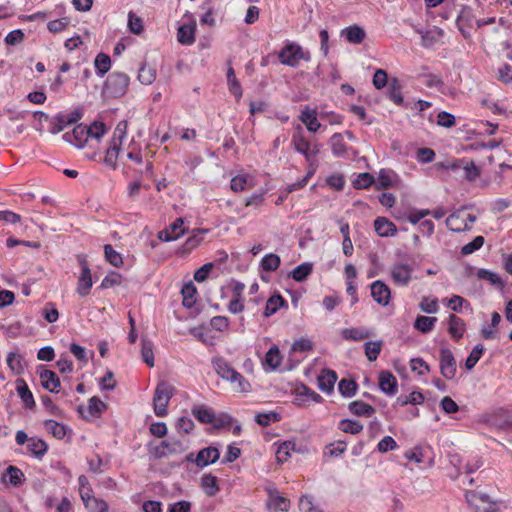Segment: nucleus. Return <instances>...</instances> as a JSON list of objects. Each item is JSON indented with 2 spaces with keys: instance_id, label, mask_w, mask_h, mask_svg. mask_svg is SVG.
Returning a JSON list of instances; mask_svg holds the SVG:
<instances>
[{
  "instance_id": "0eeeda50",
  "label": "nucleus",
  "mask_w": 512,
  "mask_h": 512,
  "mask_svg": "<svg viewBox=\"0 0 512 512\" xmlns=\"http://www.w3.org/2000/svg\"><path fill=\"white\" fill-rule=\"evenodd\" d=\"M268 499L266 501V508L269 512H287L290 509V500L280 494L278 489L272 485L264 487Z\"/></svg>"
},
{
  "instance_id": "1a4fd4ad",
  "label": "nucleus",
  "mask_w": 512,
  "mask_h": 512,
  "mask_svg": "<svg viewBox=\"0 0 512 512\" xmlns=\"http://www.w3.org/2000/svg\"><path fill=\"white\" fill-rule=\"evenodd\" d=\"M79 264L81 271L78 277L76 292L79 296L86 297L90 294L91 288L93 286V276L86 258H79Z\"/></svg>"
},
{
  "instance_id": "8fccbe9b",
  "label": "nucleus",
  "mask_w": 512,
  "mask_h": 512,
  "mask_svg": "<svg viewBox=\"0 0 512 512\" xmlns=\"http://www.w3.org/2000/svg\"><path fill=\"white\" fill-rule=\"evenodd\" d=\"M430 446H421L416 445L411 450L405 452L404 457L408 459L409 461L415 462V463H422L424 461V458L427 454V452L430 450Z\"/></svg>"
},
{
  "instance_id": "338daca9",
  "label": "nucleus",
  "mask_w": 512,
  "mask_h": 512,
  "mask_svg": "<svg viewBox=\"0 0 512 512\" xmlns=\"http://www.w3.org/2000/svg\"><path fill=\"white\" fill-rule=\"evenodd\" d=\"M105 408V403L99 397L93 396L89 399L88 410L91 416L99 417Z\"/></svg>"
},
{
  "instance_id": "c03bdc74",
  "label": "nucleus",
  "mask_w": 512,
  "mask_h": 512,
  "mask_svg": "<svg viewBox=\"0 0 512 512\" xmlns=\"http://www.w3.org/2000/svg\"><path fill=\"white\" fill-rule=\"evenodd\" d=\"M78 485H79V494L85 505H88L90 500L94 498L93 489L89 483L88 478L85 475H80L78 477Z\"/></svg>"
},
{
  "instance_id": "5fc2aeb1",
  "label": "nucleus",
  "mask_w": 512,
  "mask_h": 512,
  "mask_svg": "<svg viewBox=\"0 0 512 512\" xmlns=\"http://www.w3.org/2000/svg\"><path fill=\"white\" fill-rule=\"evenodd\" d=\"M141 356L144 363H146L149 367L154 366V352H153V343L152 341L142 338L141 339Z\"/></svg>"
},
{
  "instance_id": "6ab92c4d",
  "label": "nucleus",
  "mask_w": 512,
  "mask_h": 512,
  "mask_svg": "<svg viewBox=\"0 0 512 512\" xmlns=\"http://www.w3.org/2000/svg\"><path fill=\"white\" fill-rule=\"evenodd\" d=\"M338 379L337 373L331 369H323L317 378L318 389L325 394H331Z\"/></svg>"
},
{
  "instance_id": "a19ab883",
  "label": "nucleus",
  "mask_w": 512,
  "mask_h": 512,
  "mask_svg": "<svg viewBox=\"0 0 512 512\" xmlns=\"http://www.w3.org/2000/svg\"><path fill=\"white\" fill-rule=\"evenodd\" d=\"M235 392L238 393H248L251 390L250 382L237 370L234 374L231 375V380L229 382Z\"/></svg>"
},
{
  "instance_id": "c9c22d12",
  "label": "nucleus",
  "mask_w": 512,
  "mask_h": 512,
  "mask_svg": "<svg viewBox=\"0 0 512 512\" xmlns=\"http://www.w3.org/2000/svg\"><path fill=\"white\" fill-rule=\"evenodd\" d=\"M330 146L332 154L335 157H343L348 151V146L344 141V135L342 133H335L331 136Z\"/></svg>"
},
{
  "instance_id": "bb28decb",
  "label": "nucleus",
  "mask_w": 512,
  "mask_h": 512,
  "mask_svg": "<svg viewBox=\"0 0 512 512\" xmlns=\"http://www.w3.org/2000/svg\"><path fill=\"white\" fill-rule=\"evenodd\" d=\"M27 450L32 457L41 460L48 451V444L41 438L30 437L27 444Z\"/></svg>"
},
{
  "instance_id": "69168bd1",
  "label": "nucleus",
  "mask_w": 512,
  "mask_h": 512,
  "mask_svg": "<svg viewBox=\"0 0 512 512\" xmlns=\"http://www.w3.org/2000/svg\"><path fill=\"white\" fill-rule=\"evenodd\" d=\"M410 368L413 372H416L420 376L430 372V366L421 357L412 358L410 360Z\"/></svg>"
},
{
  "instance_id": "423d86ee",
  "label": "nucleus",
  "mask_w": 512,
  "mask_h": 512,
  "mask_svg": "<svg viewBox=\"0 0 512 512\" xmlns=\"http://www.w3.org/2000/svg\"><path fill=\"white\" fill-rule=\"evenodd\" d=\"M476 221V216L466 210H458L446 219V225L451 231L461 232L468 230Z\"/></svg>"
},
{
  "instance_id": "473e14b6",
  "label": "nucleus",
  "mask_w": 512,
  "mask_h": 512,
  "mask_svg": "<svg viewBox=\"0 0 512 512\" xmlns=\"http://www.w3.org/2000/svg\"><path fill=\"white\" fill-rule=\"evenodd\" d=\"M16 384H17L16 390H17L18 396L23 401L25 407L28 409L34 408L35 407L34 396L31 392V390L29 389L28 385L26 384L25 380L18 379L16 381Z\"/></svg>"
},
{
  "instance_id": "ea45409f",
  "label": "nucleus",
  "mask_w": 512,
  "mask_h": 512,
  "mask_svg": "<svg viewBox=\"0 0 512 512\" xmlns=\"http://www.w3.org/2000/svg\"><path fill=\"white\" fill-rule=\"evenodd\" d=\"M388 98L398 106H401L404 103L402 85L397 78H392L388 83Z\"/></svg>"
},
{
  "instance_id": "5701e85b",
  "label": "nucleus",
  "mask_w": 512,
  "mask_h": 512,
  "mask_svg": "<svg viewBox=\"0 0 512 512\" xmlns=\"http://www.w3.org/2000/svg\"><path fill=\"white\" fill-rule=\"evenodd\" d=\"M183 234L184 221L181 218H177L169 227L160 231L158 237L162 241H172L178 239Z\"/></svg>"
},
{
  "instance_id": "6e6552de",
  "label": "nucleus",
  "mask_w": 512,
  "mask_h": 512,
  "mask_svg": "<svg viewBox=\"0 0 512 512\" xmlns=\"http://www.w3.org/2000/svg\"><path fill=\"white\" fill-rule=\"evenodd\" d=\"M439 354L441 375L447 380H453L457 374V363L452 351L447 347H442Z\"/></svg>"
},
{
  "instance_id": "a18cd8bd",
  "label": "nucleus",
  "mask_w": 512,
  "mask_h": 512,
  "mask_svg": "<svg viewBox=\"0 0 512 512\" xmlns=\"http://www.w3.org/2000/svg\"><path fill=\"white\" fill-rule=\"evenodd\" d=\"M281 419V414L276 411L259 412L254 417L255 422L262 427L279 422Z\"/></svg>"
},
{
  "instance_id": "ddd939ff",
  "label": "nucleus",
  "mask_w": 512,
  "mask_h": 512,
  "mask_svg": "<svg viewBox=\"0 0 512 512\" xmlns=\"http://www.w3.org/2000/svg\"><path fill=\"white\" fill-rule=\"evenodd\" d=\"M63 138L65 141L74 145L77 148H82L89 140V132L87 125L79 124L77 125L72 132H67L64 134Z\"/></svg>"
},
{
  "instance_id": "e433bc0d",
  "label": "nucleus",
  "mask_w": 512,
  "mask_h": 512,
  "mask_svg": "<svg viewBox=\"0 0 512 512\" xmlns=\"http://www.w3.org/2000/svg\"><path fill=\"white\" fill-rule=\"evenodd\" d=\"M200 484L204 492L210 497L215 496L220 491L217 477L211 473L204 474L201 477Z\"/></svg>"
},
{
  "instance_id": "de8ad7c7",
  "label": "nucleus",
  "mask_w": 512,
  "mask_h": 512,
  "mask_svg": "<svg viewBox=\"0 0 512 512\" xmlns=\"http://www.w3.org/2000/svg\"><path fill=\"white\" fill-rule=\"evenodd\" d=\"M358 389V384L355 380L343 378L338 383V391L344 398L353 397Z\"/></svg>"
},
{
  "instance_id": "58836bf2",
  "label": "nucleus",
  "mask_w": 512,
  "mask_h": 512,
  "mask_svg": "<svg viewBox=\"0 0 512 512\" xmlns=\"http://www.w3.org/2000/svg\"><path fill=\"white\" fill-rule=\"evenodd\" d=\"M193 416L202 424H211L215 420V413L212 408L206 406H193Z\"/></svg>"
},
{
  "instance_id": "680f3d73",
  "label": "nucleus",
  "mask_w": 512,
  "mask_h": 512,
  "mask_svg": "<svg viewBox=\"0 0 512 512\" xmlns=\"http://www.w3.org/2000/svg\"><path fill=\"white\" fill-rule=\"evenodd\" d=\"M156 79V69L143 64L138 73V80L144 85H150Z\"/></svg>"
},
{
  "instance_id": "864d4df0",
  "label": "nucleus",
  "mask_w": 512,
  "mask_h": 512,
  "mask_svg": "<svg viewBox=\"0 0 512 512\" xmlns=\"http://www.w3.org/2000/svg\"><path fill=\"white\" fill-rule=\"evenodd\" d=\"M208 233V230L199 229L193 231V234L187 238L184 244L185 252H191L194 248L200 245L204 240V235Z\"/></svg>"
},
{
  "instance_id": "4d7b16f0",
  "label": "nucleus",
  "mask_w": 512,
  "mask_h": 512,
  "mask_svg": "<svg viewBox=\"0 0 512 512\" xmlns=\"http://www.w3.org/2000/svg\"><path fill=\"white\" fill-rule=\"evenodd\" d=\"M375 185V178L368 172L359 173L353 180V187L357 190L368 189Z\"/></svg>"
},
{
  "instance_id": "0e129e2a",
  "label": "nucleus",
  "mask_w": 512,
  "mask_h": 512,
  "mask_svg": "<svg viewBox=\"0 0 512 512\" xmlns=\"http://www.w3.org/2000/svg\"><path fill=\"white\" fill-rule=\"evenodd\" d=\"M87 465L89 471L93 474H101L108 469V461L104 462L98 454L93 459H87Z\"/></svg>"
},
{
  "instance_id": "f03ea898",
  "label": "nucleus",
  "mask_w": 512,
  "mask_h": 512,
  "mask_svg": "<svg viewBox=\"0 0 512 512\" xmlns=\"http://www.w3.org/2000/svg\"><path fill=\"white\" fill-rule=\"evenodd\" d=\"M127 122L121 121L117 124L110 146L106 150L104 163L113 170L117 168V160L122 146L123 139L126 137Z\"/></svg>"
},
{
  "instance_id": "412c9836",
  "label": "nucleus",
  "mask_w": 512,
  "mask_h": 512,
  "mask_svg": "<svg viewBox=\"0 0 512 512\" xmlns=\"http://www.w3.org/2000/svg\"><path fill=\"white\" fill-rule=\"evenodd\" d=\"M317 116L318 112L316 109L306 106L302 109L299 119L306 126L309 132L316 133L321 127V123Z\"/></svg>"
},
{
  "instance_id": "09e8293b",
  "label": "nucleus",
  "mask_w": 512,
  "mask_h": 512,
  "mask_svg": "<svg viewBox=\"0 0 512 512\" xmlns=\"http://www.w3.org/2000/svg\"><path fill=\"white\" fill-rule=\"evenodd\" d=\"M313 264L311 262H303L302 264L295 267L290 276L297 282H302L312 273Z\"/></svg>"
},
{
  "instance_id": "39448f33",
  "label": "nucleus",
  "mask_w": 512,
  "mask_h": 512,
  "mask_svg": "<svg viewBox=\"0 0 512 512\" xmlns=\"http://www.w3.org/2000/svg\"><path fill=\"white\" fill-rule=\"evenodd\" d=\"M173 387L166 381H160L153 396V409L158 417L167 415V406L173 396Z\"/></svg>"
},
{
  "instance_id": "7c9ffc66",
  "label": "nucleus",
  "mask_w": 512,
  "mask_h": 512,
  "mask_svg": "<svg viewBox=\"0 0 512 512\" xmlns=\"http://www.w3.org/2000/svg\"><path fill=\"white\" fill-rule=\"evenodd\" d=\"M44 428L56 439L62 440L65 438L68 432H71L68 426L60 423L54 419H47L44 421Z\"/></svg>"
},
{
  "instance_id": "9d476101",
  "label": "nucleus",
  "mask_w": 512,
  "mask_h": 512,
  "mask_svg": "<svg viewBox=\"0 0 512 512\" xmlns=\"http://www.w3.org/2000/svg\"><path fill=\"white\" fill-rule=\"evenodd\" d=\"M82 114L78 111L70 113H59L51 121L49 131L52 134H58L63 131L68 125L76 123L81 119Z\"/></svg>"
},
{
  "instance_id": "a211bd4d",
  "label": "nucleus",
  "mask_w": 512,
  "mask_h": 512,
  "mask_svg": "<svg viewBox=\"0 0 512 512\" xmlns=\"http://www.w3.org/2000/svg\"><path fill=\"white\" fill-rule=\"evenodd\" d=\"M212 367L216 374L224 381L230 382L231 375L235 373V369L222 356L213 357L211 360Z\"/></svg>"
},
{
  "instance_id": "c756f323",
  "label": "nucleus",
  "mask_w": 512,
  "mask_h": 512,
  "mask_svg": "<svg viewBox=\"0 0 512 512\" xmlns=\"http://www.w3.org/2000/svg\"><path fill=\"white\" fill-rule=\"evenodd\" d=\"M6 362L8 367L16 375L23 374L25 369L27 368V364L25 362L23 355L18 352H9L6 357Z\"/></svg>"
},
{
  "instance_id": "7ed1b4c3",
  "label": "nucleus",
  "mask_w": 512,
  "mask_h": 512,
  "mask_svg": "<svg viewBox=\"0 0 512 512\" xmlns=\"http://www.w3.org/2000/svg\"><path fill=\"white\" fill-rule=\"evenodd\" d=\"M130 78L123 72H112L106 79L103 91L111 98L122 97L128 90Z\"/></svg>"
},
{
  "instance_id": "49530a36",
  "label": "nucleus",
  "mask_w": 512,
  "mask_h": 512,
  "mask_svg": "<svg viewBox=\"0 0 512 512\" xmlns=\"http://www.w3.org/2000/svg\"><path fill=\"white\" fill-rule=\"evenodd\" d=\"M281 258H261L260 262V278L262 281L268 282L269 277L264 274V272H272L279 268L281 262Z\"/></svg>"
},
{
  "instance_id": "c85d7f7f",
  "label": "nucleus",
  "mask_w": 512,
  "mask_h": 512,
  "mask_svg": "<svg viewBox=\"0 0 512 512\" xmlns=\"http://www.w3.org/2000/svg\"><path fill=\"white\" fill-rule=\"evenodd\" d=\"M374 229L381 237L393 236L397 232L395 224L385 217H377L375 219Z\"/></svg>"
},
{
  "instance_id": "2f4dec72",
  "label": "nucleus",
  "mask_w": 512,
  "mask_h": 512,
  "mask_svg": "<svg viewBox=\"0 0 512 512\" xmlns=\"http://www.w3.org/2000/svg\"><path fill=\"white\" fill-rule=\"evenodd\" d=\"M341 35L352 44H361L366 38L365 30L358 25H351L342 30Z\"/></svg>"
},
{
  "instance_id": "72a5a7b5",
  "label": "nucleus",
  "mask_w": 512,
  "mask_h": 512,
  "mask_svg": "<svg viewBox=\"0 0 512 512\" xmlns=\"http://www.w3.org/2000/svg\"><path fill=\"white\" fill-rule=\"evenodd\" d=\"M349 411L360 417H372L375 413V408L361 400L350 402L348 405Z\"/></svg>"
},
{
  "instance_id": "2eb2a0df",
  "label": "nucleus",
  "mask_w": 512,
  "mask_h": 512,
  "mask_svg": "<svg viewBox=\"0 0 512 512\" xmlns=\"http://www.w3.org/2000/svg\"><path fill=\"white\" fill-rule=\"evenodd\" d=\"M379 389L388 396L397 394L398 382L392 372L383 370L379 373Z\"/></svg>"
},
{
  "instance_id": "393cba45",
  "label": "nucleus",
  "mask_w": 512,
  "mask_h": 512,
  "mask_svg": "<svg viewBox=\"0 0 512 512\" xmlns=\"http://www.w3.org/2000/svg\"><path fill=\"white\" fill-rule=\"evenodd\" d=\"M451 168L453 170L463 169L464 177L469 181H473L480 176L479 168L472 161L458 159L451 165Z\"/></svg>"
},
{
  "instance_id": "e2e57ef3",
  "label": "nucleus",
  "mask_w": 512,
  "mask_h": 512,
  "mask_svg": "<svg viewBox=\"0 0 512 512\" xmlns=\"http://www.w3.org/2000/svg\"><path fill=\"white\" fill-rule=\"evenodd\" d=\"M381 341H367L364 343V351L369 361H375L381 352Z\"/></svg>"
},
{
  "instance_id": "20e7f679",
  "label": "nucleus",
  "mask_w": 512,
  "mask_h": 512,
  "mask_svg": "<svg viewBox=\"0 0 512 512\" xmlns=\"http://www.w3.org/2000/svg\"><path fill=\"white\" fill-rule=\"evenodd\" d=\"M291 145L298 153L302 154L305 159L307 157L317 156L320 152L318 143H312L305 136L303 127L299 124L295 127L294 133L292 134Z\"/></svg>"
},
{
  "instance_id": "79ce46f5",
  "label": "nucleus",
  "mask_w": 512,
  "mask_h": 512,
  "mask_svg": "<svg viewBox=\"0 0 512 512\" xmlns=\"http://www.w3.org/2000/svg\"><path fill=\"white\" fill-rule=\"evenodd\" d=\"M252 178L248 174H238L231 179L230 188L233 192H242L247 188H252Z\"/></svg>"
},
{
  "instance_id": "b1692460",
  "label": "nucleus",
  "mask_w": 512,
  "mask_h": 512,
  "mask_svg": "<svg viewBox=\"0 0 512 512\" xmlns=\"http://www.w3.org/2000/svg\"><path fill=\"white\" fill-rule=\"evenodd\" d=\"M196 22L191 21L188 24H182L178 28L177 40L183 45H192L195 42Z\"/></svg>"
},
{
  "instance_id": "774afa93",
  "label": "nucleus",
  "mask_w": 512,
  "mask_h": 512,
  "mask_svg": "<svg viewBox=\"0 0 512 512\" xmlns=\"http://www.w3.org/2000/svg\"><path fill=\"white\" fill-rule=\"evenodd\" d=\"M41 315L48 323H55L59 318V312L55 307V304L52 302H48L45 304L44 308L41 311Z\"/></svg>"
},
{
  "instance_id": "cd10ccee",
  "label": "nucleus",
  "mask_w": 512,
  "mask_h": 512,
  "mask_svg": "<svg viewBox=\"0 0 512 512\" xmlns=\"http://www.w3.org/2000/svg\"><path fill=\"white\" fill-rule=\"evenodd\" d=\"M282 361V356L280 354V350L276 345H273L269 348V350L265 354L263 366L265 371H274L276 370Z\"/></svg>"
},
{
  "instance_id": "f3484780",
  "label": "nucleus",
  "mask_w": 512,
  "mask_h": 512,
  "mask_svg": "<svg viewBox=\"0 0 512 512\" xmlns=\"http://www.w3.org/2000/svg\"><path fill=\"white\" fill-rule=\"evenodd\" d=\"M212 367L216 374L224 381L230 382L231 375L235 373V369L222 356L213 357L211 360Z\"/></svg>"
},
{
  "instance_id": "aec40b11",
  "label": "nucleus",
  "mask_w": 512,
  "mask_h": 512,
  "mask_svg": "<svg viewBox=\"0 0 512 512\" xmlns=\"http://www.w3.org/2000/svg\"><path fill=\"white\" fill-rule=\"evenodd\" d=\"M412 268L407 264H394L391 267V277L395 284L407 286L411 279Z\"/></svg>"
},
{
  "instance_id": "f8f14e48",
  "label": "nucleus",
  "mask_w": 512,
  "mask_h": 512,
  "mask_svg": "<svg viewBox=\"0 0 512 512\" xmlns=\"http://www.w3.org/2000/svg\"><path fill=\"white\" fill-rule=\"evenodd\" d=\"M399 184V176L391 169H380L378 177L375 179V189L378 191L398 187Z\"/></svg>"
},
{
  "instance_id": "4c0bfd02",
  "label": "nucleus",
  "mask_w": 512,
  "mask_h": 512,
  "mask_svg": "<svg viewBox=\"0 0 512 512\" xmlns=\"http://www.w3.org/2000/svg\"><path fill=\"white\" fill-rule=\"evenodd\" d=\"M3 482L9 483L15 487L20 486L25 481V475L21 469L16 466H9L2 478Z\"/></svg>"
},
{
  "instance_id": "052dcab7",
  "label": "nucleus",
  "mask_w": 512,
  "mask_h": 512,
  "mask_svg": "<svg viewBox=\"0 0 512 512\" xmlns=\"http://www.w3.org/2000/svg\"><path fill=\"white\" fill-rule=\"evenodd\" d=\"M485 351V348L482 344H477L474 346L472 351L470 352L469 356L467 357L465 361V367L467 370H472L477 362L481 359L483 353Z\"/></svg>"
},
{
  "instance_id": "a878e982",
  "label": "nucleus",
  "mask_w": 512,
  "mask_h": 512,
  "mask_svg": "<svg viewBox=\"0 0 512 512\" xmlns=\"http://www.w3.org/2000/svg\"><path fill=\"white\" fill-rule=\"evenodd\" d=\"M466 331V324L463 319L450 314L448 317V333L454 340H459L463 337Z\"/></svg>"
},
{
  "instance_id": "37998d69",
  "label": "nucleus",
  "mask_w": 512,
  "mask_h": 512,
  "mask_svg": "<svg viewBox=\"0 0 512 512\" xmlns=\"http://www.w3.org/2000/svg\"><path fill=\"white\" fill-rule=\"evenodd\" d=\"M181 294L183 297L182 304L185 308L191 309L196 303L197 289L192 282L182 287Z\"/></svg>"
},
{
  "instance_id": "603ef678",
  "label": "nucleus",
  "mask_w": 512,
  "mask_h": 512,
  "mask_svg": "<svg viewBox=\"0 0 512 512\" xmlns=\"http://www.w3.org/2000/svg\"><path fill=\"white\" fill-rule=\"evenodd\" d=\"M421 33V39H422V46L423 47H431L434 44L438 43L440 39L443 37V30L441 29H432L428 30L424 33Z\"/></svg>"
},
{
  "instance_id": "dca6fc26",
  "label": "nucleus",
  "mask_w": 512,
  "mask_h": 512,
  "mask_svg": "<svg viewBox=\"0 0 512 512\" xmlns=\"http://www.w3.org/2000/svg\"><path fill=\"white\" fill-rule=\"evenodd\" d=\"M220 458V451L215 446H209L201 449L195 458V464L204 468L210 464L217 462Z\"/></svg>"
},
{
  "instance_id": "13d9d810",
  "label": "nucleus",
  "mask_w": 512,
  "mask_h": 512,
  "mask_svg": "<svg viewBox=\"0 0 512 512\" xmlns=\"http://www.w3.org/2000/svg\"><path fill=\"white\" fill-rule=\"evenodd\" d=\"M436 322L437 318L435 317L420 315L415 319L414 327L422 333H428L434 328Z\"/></svg>"
},
{
  "instance_id": "f704fd0d",
  "label": "nucleus",
  "mask_w": 512,
  "mask_h": 512,
  "mask_svg": "<svg viewBox=\"0 0 512 512\" xmlns=\"http://www.w3.org/2000/svg\"><path fill=\"white\" fill-rule=\"evenodd\" d=\"M284 306L287 307L286 300L280 294H273L268 298L266 302L263 315L264 317L268 318L277 313L278 310Z\"/></svg>"
},
{
  "instance_id": "3c124183",
  "label": "nucleus",
  "mask_w": 512,
  "mask_h": 512,
  "mask_svg": "<svg viewBox=\"0 0 512 512\" xmlns=\"http://www.w3.org/2000/svg\"><path fill=\"white\" fill-rule=\"evenodd\" d=\"M338 429L344 433L355 435L363 430V425L357 420L346 418L338 423Z\"/></svg>"
},
{
  "instance_id": "bf43d9fd",
  "label": "nucleus",
  "mask_w": 512,
  "mask_h": 512,
  "mask_svg": "<svg viewBox=\"0 0 512 512\" xmlns=\"http://www.w3.org/2000/svg\"><path fill=\"white\" fill-rule=\"evenodd\" d=\"M347 449V442L343 440H338L336 442L330 443L325 447L324 455L336 458L341 456Z\"/></svg>"
},
{
  "instance_id": "4be33fe9",
  "label": "nucleus",
  "mask_w": 512,
  "mask_h": 512,
  "mask_svg": "<svg viewBox=\"0 0 512 512\" xmlns=\"http://www.w3.org/2000/svg\"><path fill=\"white\" fill-rule=\"evenodd\" d=\"M39 377L41 380L42 387L51 393H58L61 382L58 375L49 369H43L39 371Z\"/></svg>"
},
{
  "instance_id": "6e6d98bb",
  "label": "nucleus",
  "mask_w": 512,
  "mask_h": 512,
  "mask_svg": "<svg viewBox=\"0 0 512 512\" xmlns=\"http://www.w3.org/2000/svg\"><path fill=\"white\" fill-rule=\"evenodd\" d=\"M96 73L99 76H104L111 67V59L110 57L105 53H99L94 61Z\"/></svg>"
},
{
  "instance_id": "f257e3e1",
  "label": "nucleus",
  "mask_w": 512,
  "mask_h": 512,
  "mask_svg": "<svg viewBox=\"0 0 512 512\" xmlns=\"http://www.w3.org/2000/svg\"><path fill=\"white\" fill-rule=\"evenodd\" d=\"M278 59L281 64L296 68L301 61L310 62L311 53L297 42L287 41L278 52Z\"/></svg>"
},
{
  "instance_id": "4468645a",
  "label": "nucleus",
  "mask_w": 512,
  "mask_h": 512,
  "mask_svg": "<svg viewBox=\"0 0 512 512\" xmlns=\"http://www.w3.org/2000/svg\"><path fill=\"white\" fill-rule=\"evenodd\" d=\"M371 296L377 304L387 306L391 300V291L383 281L376 280L371 284Z\"/></svg>"
},
{
  "instance_id": "9b49d317",
  "label": "nucleus",
  "mask_w": 512,
  "mask_h": 512,
  "mask_svg": "<svg viewBox=\"0 0 512 512\" xmlns=\"http://www.w3.org/2000/svg\"><path fill=\"white\" fill-rule=\"evenodd\" d=\"M478 19L475 18L473 11L470 7L465 6L461 9L456 24L462 35L466 38L470 34V29L477 26Z\"/></svg>"
}]
</instances>
